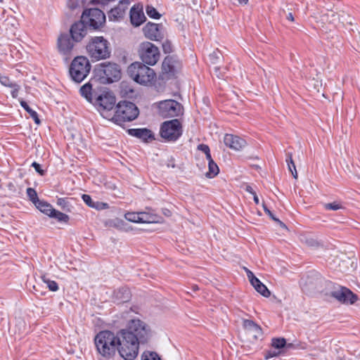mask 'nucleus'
<instances>
[{"label":"nucleus","mask_w":360,"mask_h":360,"mask_svg":"<svg viewBox=\"0 0 360 360\" xmlns=\"http://www.w3.org/2000/svg\"><path fill=\"white\" fill-rule=\"evenodd\" d=\"M118 333L122 342L120 355L125 360L135 359L139 354V345L146 343L149 337L146 324L139 319H131L126 328Z\"/></svg>","instance_id":"1"},{"label":"nucleus","mask_w":360,"mask_h":360,"mask_svg":"<svg viewBox=\"0 0 360 360\" xmlns=\"http://www.w3.org/2000/svg\"><path fill=\"white\" fill-rule=\"evenodd\" d=\"M96 350L102 356L110 359L121 348L120 335L117 332L115 335L110 330L99 332L94 338Z\"/></svg>","instance_id":"2"},{"label":"nucleus","mask_w":360,"mask_h":360,"mask_svg":"<svg viewBox=\"0 0 360 360\" xmlns=\"http://www.w3.org/2000/svg\"><path fill=\"white\" fill-rule=\"evenodd\" d=\"M129 76L136 82L140 84H151L156 78L155 71L139 62L131 64L127 69Z\"/></svg>","instance_id":"3"},{"label":"nucleus","mask_w":360,"mask_h":360,"mask_svg":"<svg viewBox=\"0 0 360 360\" xmlns=\"http://www.w3.org/2000/svg\"><path fill=\"white\" fill-rule=\"evenodd\" d=\"M139 115V110L132 102L123 101L116 105L112 120L117 124L122 125L126 122L134 120Z\"/></svg>","instance_id":"4"},{"label":"nucleus","mask_w":360,"mask_h":360,"mask_svg":"<svg viewBox=\"0 0 360 360\" xmlns=\"http://www.w3.org/2000/svg\"><path fill=\"white\" fill-rule=\"evenodd\" d=\"M91 66L89 59L84 56L75 57L70 63L69 75L72 81L81 83L90 72Z\"/></svg>","instance_id":"5"},{"label":"nucleus","mask_w":360,"mask_h":360,"mask_svg":"<svg viewBox=\"0 0 360 360\" xmlns=\"http://www.w3.org/2000/svg\"><path fill=\"white\" fill-rule=\"evenodd\" d=\"M86 51L90 57L96 60L108 58L110 56L109 43L103 37H92L86 45Z\"/></svg>","instance_id":"6"},{"label":"nucleus","mask_w":360,"mask_h":360,"mask_svg":"<svg viewBox=\"0 0 360 360\" xmlns=\"http://www.w3.org/2000/svg\"><path fill=\"white\" fill-rule=\"evenodd\" d=\"M94 72L102 83H112L121 77L120 67L116 63H101L96 66Z\"/></svg>","instance_id":"7"},{"label":"nucleus","mask_w":360,"mask_h":360,"mask_svg":"<svg viewBox=\"0 0 360 360\" xmlns=\"http://www.w3.org/2000/svg\"><path fill=\"white\" fill-rule=\"evenodd\" d=\"M160 136L167 141H176L183 133L182 125L177 119L164 122L160 127Z\"/></svg>","instance_id":"8"},{"label":"nucleus","mask_w":360,"mask_h":360,"mask_svg":"<svg viewBox=\"0 0 360 360\" xmlns=\"http://www.w3.org/2000/svg\"><path fill=\"white\" fill-rule=\"evenodd\" d=\"M139 53L142 61L149 65L156 64L160 58L158 48L149 41H144L140 44Z\"/></svg>","instance_id":"9"},{"label":"nucleus","mask_w":360,"mask_h":360,"mask_svg":"<svg viewBox=\"0 0 360 360\" xmlns=\"http://www.w3.org/2000/svg\"><path fill=\"white\" fill-rule=\"evenodd\" d=\"M159 114L164 118L177 117L183 114V106L174 100L160 101L158 105Z\"/></svg>","instance_id":"10"},{"label":"nucleus","mask_w":360,"mask_h":360,"mask_svg":"<svg viewBox=\"0 0 360 360\" xmlns=\"http://www.w3.org/2000/svg\"><path fill=\"white\" fill-rule=\"evenodd\" d=\"M330 296L344 304H354L359 299L357 295L349 288L341 285L335 287L330 292Z\"/></svg>","instance_id":"11"},{"label":"nucleus","mask_w":360,"mask_h":360,"mask_svg":"<svg viewBox=\"0 0 360 360\" xmlns=\"http://www.w3.org/2000/svg\"><path fill=\"white\" fill-rule=\"evenodd\" d=\"M57 47L60 54L68 60L74 53L75 41L68 34L63 33L58 38Z\"/></svg>","instance_id":"12"},{"label":"nucleus","mask_w":360,"mask_h":360,"mask_svg":"<svg viewBox=\"0 0 360 360\" xmlns=\"http://www.w3.org/2000/svg\"><path fill=\"white\" fill-rule=\"evenodd\" d=\"M82 18L88 21L89 26L98 29L105 22V15L99 8H89L85 10Z\"/></svg>","instance_id":"13"},{"label":"nucleus","mask_w":360,"mask_h":360,"mask_svg":"<svg viewBox=\"0 0 360 360\" xmlns=\"http://www.w3.org/2000/svg\"><path fill=\"white\" fill-rule=\"evenodd\" d=\"M163 25L153 22H148L143 28L145 37L153 41H159L164 37Z\"/></svg>","instance_id":"14"},{"label":"nucleus","mask_w":360,"mask_h":360,"mask_svg":"<svg viewBox=\"0 0 360 360\" xmlns=\"http://www.w3.org/2000/svg\"><path fill=\"white\" fill-rule=\"evenodd\" d=\"M129 4V0H119L117 6L111 8L108 13L109 20L119 21L122 20L125 15Z\"/></svg>","instance_id":"15"},{"label":"nucleus","mask_w":360,"mask_h":360,"mask_svg":"<svg viewBox=\"0 0 360 360\" xmlns=\"http://www.w3.org/2000/svg\"><path fill=\"white\" fill-rule=\"evenodd\" d=\"M88 27L82 20L75 22L70 29V34L72 40L75 42L81 41L87 34Z\"/></svg>","instance_id":"16"},{"label":"nucleus","mask_w":360,"mask_h":360,"mask_svg":"<svg viewBox=\"0 0 360 360\" xmlns=\"http://www.w3.org/2000/svg\"><path fill=\"white\" fill-rule=\"evenodd\" d=\"M129 15L131 23L135 27L140 26L146 19L143 11V6L139 4H135L131 8Z\"/></svg>","instance_id":"17"},{"label":"nucleus","mask_w":360,"mask_h":360,"mask_svg":"<svg viewBox=\"0 0 360 360\" xmlns=\"http://www.w3.org/2000/svg\"><path fill=\"white\" fill-rule=\"evenodd\" d=\"M224 142L227 147L235 150H240L246 145L245 139L240 136L229 134H226L224 136Z\"/></svg>","instance_id":"18"},{"label":"nucleus","mask_w":360,"mask_h":360,"mask_svg":"<svg viewBox=\"0 0 360 360\" xmlns=\"http://www.w3.org/2000/svg\"><path fill=\"white\" fill-rule=\"evenodd\" d=\"M243 327L246 333L252 335L255 340H257L262 335V328L252 320L243 319Z\"/></svg>","instance_id":"19"},{"label":"nucleus","mask_w":360,"mask_h":360,"mask_svg":"<svg viewBox=\"0 0 360 360\" xmlns=\"http://www.w3.org/2000/svg\"><path fill=\"white\" fill-rule=\"evenodd\" d=\"M115 97L110 93L106 92L97 98V103L103 110H110L115 104Z\"/></svg>","instance_id":"20"},{"label":"nucleus","mask_w":360,"mask_h":360,"mask_svg":"<svg viewBox=\"0 0 360 360\" xmlns=\"http://www.w3.org/2000/svg\"><path fill=\"white\" fill-rule=\"evenodd\" d=\"M128 134L132 136L137 137L144 141H148L149 139L153 140L154 135L153 132L146 128L141 129H129Z\"/></svg>","instance_id":"21"},{"label":"nucleus","mask_w":360,"mask_h":360,"mask_svg":"<svg viewBox=\"0 0 360 360\" xmlns=\"http://www.w3.org/2000/svg\"><path fill=\"white\" fill-rule=\"evenodd\" d=\"M164 72L169 75H174L176 71V62L171 56H167L162 65Z\"/></svg>","instance_id":"22"},{"label":"nucleus","mask_w":360,"mask_h":360,"mask_svg":"<svg viewBox=\"0 0 360 360\" xmlns=\"http://www.w3.org/2000/svg\"><path fill=\"white\" fill-rule=\"evenodd\" d=\"M254 283H251V285L254 287V288L262 295L265 297H268L270 295V291L264 285L258 278L254 279Z\"/></svg>","instance_id":"23"},{"label":"nucleus","mask_w":360,"mask_h":360,"mask_svg":"<svg viewBox=\"0 0 360 360\" xmlns=\"http://www.w3.org/2000/svg\"><path fill=\"white\" fill-rule=\"evenodd\" d=\"M207 160L208 161V172L206 173V176L208 178H213L219 174V167L214 162L212 157L210 159Z\"/></svg>","instance_id":"24"},{"label":"nucleus","mask_w":360,"mask_h":360,"mask_svg":"<svg viewBox=\"0 0 360 360\" xmlns=\"http://www.w3.org/2000/svg\"><path fill=\"white\" fill-rule=\"evenodd\" d=\"M35 206L40 212L49 217L51 215L49 212H51L53 210V207L51 204L40 200L38 202H36Z\"/></svg>","instance_id":"25"},{"label":"nucleus","mask_w":360,"mask_h":360,"mask_svg":"<svg viewBox=\"0 0 360 360\" xmlns=\"http://www.w3.org/2000/svg\"><path fill=\"white\" fill-rule=\"evenodd\" d=\"M92 85L90 82L86 83L79 89L81 95L84 97L86 101L91 102L92 101Z\"/></svg>","instance_id":"26"},{"label":"nucleus","mask_w":360,"mask_h":360,"mask_svg":"<svg viewBox=\"0 0 360 360\" xmlns=\"http://www.w3.org/2000/svg\"><path fill=\"white\" fill-rule=\"evenodd\" d=\"M115 297L120 302H126L129 300L130 292L128 289L121 288L115 291Z\"/></svg>","instance_id":"27"},{"label":"nucleus","mask_w":360,"mask_h":360,"mask_svg":"<svg viewBox=\"0 0 360 360\" xmlns=\"http://www.w3.org/2000/svg\"><path fill=\"white\" fill-rule=\"evenodd\" d=\"M51 214V218L56 219L59 222H65L67 223L69 221V216L65 213H63L60 211H58L53 208Z\"/></svg>","instance_id":"28"},{"label":"nucleus","mask_w":360,"mask_h":360,"mask_svg":"<svg viewBox=\"0 0 360 360\" xmlns=\"http://www.w3.org/2000/svg\"><path fill=\"white\" fill-rule=\"evenodd\" d=\"M288 169L291 172L292 175L295 179L297 178V172L296 170L295 165L292 160V154L290 153H286V160H285Z\"/></svg>","instance_id":"29"},{"label":"nucleus","mask_w":360,"mask_h":360,"mask_svg":"<svg viewBox=\"0 0 360 360\" xmlns=\"http://www.w3.org/2000/svg\"><path fill=\"white\" fill-rule=\"evenodd\" d=\"M139 212H127L124 215L125 219L131 222L143 223V221H146V219L139 218Z\"/></svg>","instance_id":"30"},{"label":"nucleus","mask_w":360,"mask_h":360,"mask_svg":"<svg viewBox=\"0 0 360 360\" xmlns=\"http://www.w3.org/2000/svg\"><path fill=\"white\" fill-rule=\"evenodd\" d=\"M41 280L44 283H46L47 287L51 291L56 292L58 290V283L48 278L45 275L41 276Z\"/></svg>","instance_id":"31"},{"label":"nucleus","mask_w":360,"mask_h":360,"mask_svg":"<svg viewBox=\"0 0 360 360\" xmlns=\"http://www.w3.org/2000/svg\"><path fill=\"white\" fill-rule=\"evenodd\" d=\"M146 12L150 18L153 19H159L161 17V15L153 6L148 5L146 8Z\"/></svg>","instance_id":"32"},{"label":"nucleus","mask_w":360,"mask_h":360,"mask_svg":"<svg viewBox=\"0 0 360 360\" xmlns=\"http://www.w3.org/2000/svg\"><path fill=\"white\" fill-rule=\"evenodd\" d=\"M141 360H161L156 352L146 351L141 356Z\"/></svg>","instance_id":"33"},{"label":"nucleus","mask_w":360,"mask_h":360,"mask_svg":"<svg viewBox=\"0 0 360 360\" xmlns=\"http://www.w3.org/2000/svg\"><path fill=\"white\" fill-rule=\"evenodd\" d=\"M286 345L285 338H273L271 341V346L275 349H281Z\"/></svg>","instance_id":"34"},{"label":"nucleus","mask_w":360,"mask_h":360,"mask_svg":"<svg viewBox=\"0 0 360 360\" xmlns=\"http://www.w3.org/2000/svg\"><path fill=\"white\" fill-rule=\"evenodd\" d=\"M263 208L266 214L269 216L271 219H272L274 221H276L281 227L285 228V225L283 222H282L281 220L277 219L274 214L271 212V210L265 205V204H263Z\"/></svg>","instance_id":"35"},{"label":"nucleus","mask_w":360,"mask_h":360,"mask_svg":"<svg viewBox=\"0 0 360 360\" xmlns=\"http://www.w3.org/2000/svg\"><path fill=\"white\" fill-rule=\"evenodd\" d=\"M27 195L29 197L30 200L35 205L36 202L39 201V198L37 196V193L36 191L32 188H27Z\"/></svg>","instance_id":"36"},{"label":"nucleus","mask_w":360,"mask_h":360,"mask_svg":"<svg viewBox=\"0 0 360 360\" xmlns=\"http://www.w3.org/2000/svg\"><path fill=\"white\" fill-rule=\"evenodd\" d=\"M323 207L326 210H338L340 209L343 208L342 205L338 202L326 203L323 205Z\"/></svg>","instance_id":"37"},{"label":"nucleus","mask_w":360,"mask_h":360,"mask_svg":"<svg viewBox=\"0 0 360 360\" xmlns=\"http://www.w3.org/2000/svg\"><path fill=\"white\" fill-rule=\"evenodd\" d=\"M0 83L8 87L15 86L16 84L13 82L8 77L6 76H0Z\"/></svg>","instance_id":"38"},{"label":"nucleus","mask_w":360,"mask_h":360,"mask_svg":"<svg viewBox=\"0 0 360 360\" xmlns=\"http://www.w3.org/2000/svg\"><path fill=\"white\" fill-rule=\"evenodd\" d=\"M198 149L205 154L206 159H210L212 157L210 148L207 145L203 143L199 144Z\"/></svg>","instance_id":"39"},{"label":"nucleus","mask_w":360,"mask_h":360,"mask_svg":"<svg viewBox=\"0 0 360 360\" xmlns=\"http://www.w3.org/2000/svg\"><path fill=\"white\" fill-rule=\"evenodd\" d=\"M83 201L90 207L94 208L97 207L96 205V202L93 201L91 197L87 194H83L82 196Z\"/></svg>","instance_id":"40"},{"label":"nucleus","mask_w":360,"mask_h":360,"mask_svg":"<svg viewBox=\"0 0 360 360\" xmlns=\"http://www.w3.org/2000/svg\"><path fill=\"white\" fill-rule=\"evenodd\" d=\"M221 56V54L218 50L213 51L209 56L210 62L214 64L217 63L218 62V60H219Z\"/></svg>","instance_id":"41"},{"label":"nucleus","mask_w":360,"mask_h":360,"mask_svg":"<svg viewBox=\"0 0 360 360\" xmlns=\"http://www.w3.org/2000/svg\"><path fill=\"white\" fill-rule=\"evenodd\" d=\"M140 217L139 218H143V219H146V221H143V223H151L155 221V219L153 216L148 214V213L145 212H139Z\"/></svg>","instance_id":"42"},{"label":"nucleus","mask_w":360,"mask_h":360,"mask_svg":"<svg viewBox=\"0 0 360 360\" xmlns=\"http://www.w3.org/2000/svg\"><path fill=\"white\" fill-rule=\"evenodd\" d=\"M20 105L23 108V109L30 115L31 117L34 112L35 110H32L29 105L25 101H20Z\"/></svg>","instance_id":"43"},{"label":"nucleus","mask_w":360,"mask_h":360,"mask_svg":"<svg viewBox=\"0 0 360 360\" xmlns=\"http://www.w3.org/2000/svg\"><path fill=\"white\" fill-rule=\"evenodd\" d=\"M34 168L35 171L39 173L41 176L44 175L45 171L41 169V165L37 162H33L31 165Z\"/></svg>","instance_id":"44"},{"label":"nucleus","mask_w":360,"mask_h":360,"mask_svg":"<svg viewBox=\"0 0 360 360\" xmlns=\"http://www.w3.org/2000/svg\"><path fill=\"white\" fill-rule=\"evenodd\" d=\"M162 49L164 53H169L172 51V46L169 41H167L162 44Z\"/></svg>","instance_id":"45"},{"label":"nucleus","mask_w":360,"mask_h":360,"mask_svg":"<svg viewBox=\"0 0 360 360\" xmlns=\"http://www.w3.org/2000/svg\"><path fill=\"white\" fill-rule=\"evenodd\" d=\"M57 205L61 207V208L65 209L68 205V202L66 198H60L57 200Z\"/></svg>","instance_id":"46"},{"label":"nucleus","mask_w":360,"mask_h":360,"mask_svg":"<svg viewBox=\"0 0 360 360\" xmlns=\"http://www.w3.org/2000/svg\"><path fill=\"white\" fill-rule=\"evenodd\" d=\"M278 354L279 352H276L275 350H269L265 354L264 358L266 359H269L272 357L276 356L277 355H278Z\"/></svg>","instance_id":"47"},{"label":"nucleus","mask_w":360,"mask_h":360,"mask_svg":"<svg viewBox=\"0 0 360 360\" xmlns=\"http://www.w3.org/2000/svg\"><path fill=\"white\" fill-rule=\"evenodd\" d=\"M97 207H94L96 210H103V209H107L108 208V205L105 202H96L95 205Z\"/></svg>","instance_id":"48"},{"label":"nucleus","mask_w":360,"mask_h":360,"mask_svg":"<svg viewBox=\"0 0 360 360\" xmlns=\"http://www.w3.org/2000/svg\"><path fill=\"white\" fill-rule=\"evenodd\" d=\"M246 271H247L248 278H249V281H250V283H254L255 281H253V280L254 279H257V278L250 270L246 269Z\"/></svg>","instance_id":"49"},{"label":"nucleus","mask_w":360,"mask_h":360,"mask_svg":"<svg viewBox=\"0 0 360 360\" xmlns=\"http://www.w3.org/2000/svg\"><path fill=\"white\" fill-rule=\"evenodd\" d=\"M12 88H13V89L11 91V95L13 98H16L18 96L19 86L16 84L15 86H13Z\"/></svg>","instance_id":"50"},{"label":"nucleus","mask_w":360,"mask_h":360,"mask_svg":"<svg viewBox=\"0 0 360 360\" xmlns=\"http://www.w3.org/2000/svg\"><path fill=\"white\" fill-rule=\"evenodd\" d=\"M31 117L34 120V122L37 124H39L41 123V121L39 118L37 112H34L33 115H32Z\"/></svg>","instance_id":"51"},{"label":"nucleus","mask_w":360,"mask_h":360,"mask_svg":"<svg viewBox=\"0 0 360 360\" xmlns=\"http://www.w3.org/2000/svg\"><path fill=\"white\" fill-rule=\"evenodd\" d=\"M122 222H123L122 221H119L117 219L116 221H110V226H114V227H118V224L122 223Z\"/></svg>","instance_id":"52"},{"label":"nucleus","mask_w":360,"mask_h":360,"mask_svg":"<svg viewBox=\"0 0 360 360\" xmlns=\"http://www.w3.org/2000/svg\"><path fill=\"white\" fill-rule=\"evenodd\" d=\"M286 18L291 21V22H293L294 21V17H293V15L292 13H288L287 15H286Z\"/></svg>","instance_id":"53"},{"label":"nucleus","mask_w":360,"mask_h":360,"mask_svg":"<svg viewBox=\"0 0 360 360\" xmlns=\"http://www.w3.org/2000/svg\"><path fill=\"white\" fill-rule=\"evenodd\" d=\"M162 213L167 217L171 216V212L168 209H162Z\"/></svg>","instance_id":"54"},{"label":"nucleus","mask_w":360,"mask_h":360,"mask_svg":"<svg viewBox=\"0 0 360 360\" xmlns=\"http://www.w3.org/2000/svg\"><path fill=\"white\" fill-rule=\"evenodd\" d=\"M253 195H254L253 198H254V201H255V202L256 204H259V198H258V197H257V195L256 193H253Z\"/></svg>","instance_id":"55"},{"label":"nucleus","mask_w":360,"mask_h":360,"mask_svg":"<svg viewBox=\"0 0 360 360\" xmlns=\"http://www.w3.org/2000/svg\"><path fill=\"white\" fill-rule=\"evenodd\" d=\"M246 191L252 193H255L254 191H252V188L250 187V186H248L247 188H246Z\"/></svg>","instance_id":"56"},{"label":"nucleus","mask_w":360,"mask_h":360,"mask_svg":"<svg viewBox=\"0 0 360 360\" xmlns=\"http://www.w3.org/2000/svg\"><path fill=\"white\" fill-rule=\"evenodd\" d=\"M192 288H193V290L194 291H197V290H199V288H198V286L197 285H193L192 286Z\"/></svg>","instance_id":"57"},{"label":"nucleus","mask_w":360,"mask_h":360,"mask_svg":"<svg viewBox=\"0 0 360 360\" xmlns=\"http://www.w3.org/2000/svg\"><path fill=\"white\" fill-rule=\"evenodd\" d=\"M238 1L240 4H246L248 1V0H238Z\"/></svg>","instance_id":"58"},{"label":"nucleus","mask_w":360,"mask_h":360,"mask_svg":"<svg viewBox=\"0 0 360 360\" xmlns=\"http://www.w3.org/2000/svg\"><path fill=\"white\" fill-rule=\"evenodd\" d=\"M4 11V8L0 6V13H3Z\"/></svg>","instance_id":"59"},{"label":"nucleus","mask_w":360,"mask_h":360,"mask_svg":"<svg viewBox=\"0 0 360 360\" xmlns=\"http://www.w3.org/2000/svg\"><path fill=\"white\" fill-rule=\"evenodd\" d=\"M287 347H289V348H290V347H292V344H288V345H287Z\"/></svg>","instance_id":"60"},{"label":"nucleus","mask_w":360,"mask_h":360,"mask_svg":"<svg viewBox=\"0 0 360 360\" xmlns=\"http://www.w3.org/2000/svg\"><path fill=\"white\" fill-rule=\"evenodd\" d=\"M332 16H335V13H332Z\"/></svg>","instance_id":"61"},{"label":"nucleus","mask_w":360,"mask_h":360,"mask_svg":"<svg viewBox=\"0 0 360 360\" xmlns=\"http://www.w3.org/2000/svg\"><path fill=\"white\" fill-rule=\"evenodd\" d=\"M4 0H0V4H2Z\"/></svg>","instance_id":"62"},{"label":"nucleus","mask_w":360,"mask_h":360,"mask_svg":"<svg viewBox=\"0 0 360 360\" xmlns=\"http://www.w3.org/2000/svg\"><path fill=\"white\" fill-rule=\"evenodd\" d=\"M357 178H358L359 179H360V176H357Z\"/></svg>","instance_id":"63"}]
</instances>
